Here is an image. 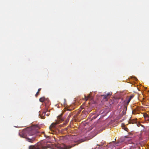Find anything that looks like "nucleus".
Returning a JSON list of instances; mask_svg holds the SVG:
<instances>
[{"label":"nucleus","mask_w":149,"mask_h":149,"mask_svg":"<svg viewBox=\"0 0 149 149\" xmlns=\"http://www.w3.org/2000/svg\"><path fill=\"white\" fill-rule=\"evenodd\" d=\"M45 100V98L44 97H41L40 98L39 101L41 102H43Z\"/></svg>","instance_id":"obj_8"},{"label":"nucleus","mask_w":149,"mask_h":149,"mask_svg":"<svg viewBox=\"0 0 149 149\" xmlns=\"http://www.w3.org/2000/svg\"><path fill=\"white\" fill-rule=\"evenodd\" d=\"M111 94L110 93L106 94L105 95H102L101 96H103L104 98L106 100H107L109 98Z\"/></svg>","instance_id":"obj_6"},{"label":"nucleus","mask_w":149,"mask_h":149,"mask_svg":"<svg viewBox=\"0 0 149 149\" xmlns=\"http://www.w3.org/2000/svg\"><path fill=\"white\" fill-rule=\"evenodd\" d=\"M149 116L146 114H145L143 115V116L144 118L148 117Z\"/></svg>","instance_id":"obj_11"},{"label":"nucleus","mask_w":149,"mask_h":149,"mask_svg":"<svg viewBox=\"0 0 149 149\" xmlns=\"http://www.w3.org/2000/svg\"><path fill=\"white\" fill-rule=\"evenodd\" d=\"M75 145V144H72L71 146H66L63 144H58L56 146V147L57 149H69L74 146Z\"/></svg>","instance_id":"obj_4"},{"label":"nucleus","mask_w":149,"mask_h":149,"mask_svg":"<svg viewBox=\"0 0 149 149\" xmlns=\"http://www.w3.org/2000/svg\"><path fill=\"white\" fill-rule=\"evenodd\" d=\"M104 143H103V144H100L99 145H98V146H99L102 147V146H104Z\"/></svg>","instance_id":"obj_14"},{"label":"nucleus","mask_w":149,"mask_h":149,"mask_svg":"<svg viewBox=\"0 0 149 149\" xmlns=\"http://www.w3.org/2000/svg\"><path fill=\"white\" fill-rule=\"evenodd\" d=\"M41 90V88H40L38 89V92H39Z\"/></svg>","instance_id":"obj_16"},{"label":"nucleus","mask_w":149,"mask_h":149,"mask_svg":"<svg viewBox=\"0 0 149 149\" xmlns=\"http://www.w3.org/2000/svg\"><path fill=\"white\" fill-rule=\"evenodd\" d=\"M67 110H70V109H67Z\"/></svg>","instance_id":"obj_17"},{"label":"nucleus","mask_w":149,"mask_h":149,"mask_svg":"<svg viewBox=\"0 0 149 149\" xmlns=\"http://www.w3.org/2000/svg\"><path fill=\"white\" fill-rule=\"evenodd\" d=\"M40 129V127L38 125H33L20 132L19 134L21 137L25 138L28 141L33 143L35 140V137L34 136L30 138L28 136L34 135L38 132L37 130Z\"/></svg>","instance_id":"obj_1"},{"label":"nucleus","mask_w":149,"mask_h":149,"mask_svg":"<svg viewBox=\"0 0 149 149\" xmlns=\"http://www.w3.org/2000/svg\"><path fill=\"white\" fill-rule=\"evenodd\" d=\"M46 112H43L42 116H41V118L42 119H44L45 118L44 116L46 114Z\"/></svg>","instance_id":"obj_9"},{"label":"nucleus","mask_w":149,"mask_h":149,"mask_svg":"<svg viewBox=\"0 0 149 149\" xmlns=\"http://www.w3.org/2000/svg\"><path fill=\"white\" fill-rule=\"evenodd\" d=\"M52 144H48L47 142H39L34 145L29 146V149H43L51 148Z\"/></svg>","instance_id":"obj_2"},{"label":"nucleus","mask_w":149,"mask_h":149,"mask_svg":"<svg viewBox=\"0 0 149 149\" xmlns=\"http://www.w3.org/2000/svg\"><path fill=\"white\" fill-rule=\"evenodd\" d=\"M134 97V95H131L130 97V98L131 99Z\"/></svg>","instance_id":"obj_13"},{"label":"nucleus","mask_w":149,"mask_h":149,"mask_svg":"<svg viewBox=\"0 0 149 149\" xmlns=\"http://www.w3.org/2000/svg\"><path fill=\"white\" fill-rule=\"evenodd\" d=\"M131 100V98L129 97L127 101L126 102V105H127L129 103Z\"/></svg>","instance_id":"obj_10"},{"label":"nucleus","mask_w":149,"mask_h":149,"mask_svg":"<svg viewBox=\"0 0 149 149\" xmlns=\"http://www.w3.org/2000/svg\"><path fill=\"white\" fill-rule=\"evenodd\" d=\"M112 146H111V144H109L108 145H106V147L104 146V148H100L98 149H110V148H112ZM94 149H98L97 148H96Z\"/></svg>","instance_id":"obj_5"},{"label":"nucleus","mask_w":149,"mask_h":149,"mask_svg":"<svg viewBox=\"0 0 149 149\" xmlns=\"http://www.w3.org/2000/svg\"><path fill=\"white\" fill-rule=\"evenodd\" d=\"M145 120H148L149 122V116L145 118Z\"/></svg>","instance_id":"obj_12"},{"label":"nucleus","mask_w":149,"mask_h":149,"mask_svg":"<svg viewBox=\"0 0 149 149\" xmlns=\"http://www.w3.org/2000/svg\"><path fill=\"white\" fill-rule=\"evenodd\" d=\"M38 93H39V92H37L36 95V96H38Z\"/></svg>","instance_id":"obj_15"},{"label":"nucleus","mask_w":149,"mask_h":149,"mask_svg":"<svg viewBox=\"0 0 149 149\" xmlns=\"http://www.w3.org/2000/svg\"><path fill=\"white\" fill-rule=\"evenodd\" d=\"M91 97V96L90 95H89L87 97H86V96L85 95L84 99L86 100V101H87L88 99L90 98Z\"/></svg>","instance_id":"obj_7"},{"label":"nucleus","mask_w":149,"mask_h":149,"mask_svg":"<svg viewBox=\"0 0 149 149\" xmlns=\"http://www.w3.org/2000/svg\"><path fill=\"white\" fill-rule=\"evenodd\" d=\"M63 114L61 113L60 115L57 117V119L59 122L56 123H53L49 127V129L51 131H54L56 129V125L57 124L63 121L64 119L62 118Z\"/></svg>","instance_id":"obj_3"}]
</instances>
